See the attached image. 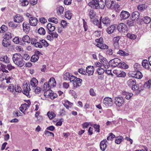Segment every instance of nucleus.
<instances>
[{"label":"nucleus","mask_w":151,"mask_h":151,"mask_svg":"<svg viewBox=\"0 0 151 151\" xmlns=\"http://www.w3.org/2000/svg\"><path fill=\"white\" fill-rule=\"evenodd\" d=\"M12 59L14 63L18 67H21L24 65L25 62L20 54L17 53L13 54Z\"/></svg>","instance_id":"nucleus-1"},{"label":"nucleus","mask_w":151,"mask_h":151,"mask_svg":"<svg viewBox=\"0 0 151 151\" xmlns=\"http://www.w3.org/2000/svg\"><path fill=\"white\" fill-rule=\"evenodd\" d=\"M105 4L106 5V2L97 1V0H92L88 3V5L91 7L96 9L99 8L103 9Z\"/></svg>","instance_id":"nucleus-2"},{"label":"nucleus","mask_w":151,"mask_h":151,"mask_svg":"<svg viewBox=\"0 0 151 151\" xmlns=\"http://www.w3.org/2000/svg\"><path fill=\"white\" fill-rule=\"evenodd\" d=\"M109 65L112 67L117 66L119 68H123V63H122L121 60L118 58L111 60L109 61Z\"/></svg>","instance_id":"nucleus-3"},{"label":"nucleus","mask_w":151,"mask_h":151,"mask_svg":"<svg viewBox=\"0 0 151 151\" xmlns=\"http://www.w3.org/2000/svg\"><path fill=\"white\" fill-rule=\"evenodd\" d=\"M95 41L96 42L98 43L96 46L101 49H105L109 47L107 45L103 43V40L101 37L99 39H96Z\"/></svg>","instance_id":"nucleus-4"},{"label":"nucleus","mask_w":151,"mask_h":151,"mask_svg":"<svg viewBox=\"0 0 151 151\" xmlns=\"http://www.w3.org/2000/svg\"><path fill=\"white\" fill-rule=\"evenodd\" d=\"M30 84L29 83H26L24 86L22 92L28 98H30L31 97V95L30 94Z\"/></svg>","instance_id":"nucleus-5"},{"label":"nucleus","mask_w":151,"mask_h":151,"mask_svg":"<svg viewBox=\"0 0 151 151\" xmlns=\"http://www.w3.org/2000/svg\"><path fill=\"white\" fill-rule=\"evenodd\" d=\"M44 95L45 97L50 98L51 99H53L57 96V94L50 90L45 92Z\"/></svg>","instance_id":"nucleus-6"},{"label":"nucleus","mask_w":151,"mask_h":151,"mask_svg":"<svg viewBox=\"0 0 151 151\" xmlns=\"http://www.w3.org/2000/svg\"><path fill=\"white\" fill-rule=\"evenodd\" d=\"M103 103L107 107L111 106L113 105V102L112 99L109 97L105 98L103 100Z\"/></svg>","instance_id":"nucleus-7"},{"label":"nucleus","mask_w":151,"mask_h":151,"mask_svg":"<svg viewBox=\"0 0 151 151\" xmlns=\"http://www.w3.org/2000/svg\"><path fill=\"white\" fill-rule=\"evenodd\" d=\"M143 87L141 83L139 84H137L136 83L134 84L133 86H132V87H131V89L133 91H137V93L139 94L143 90Z\"/></svg>","instance_id":"nucleus-8"},{"label":"nucleus","mask_w":151,"mask_h":151,"mask_svg":"<svg viewBox=\"0 0 151 151\" xmlns=\"http://www.w3.org/2000/svg\"><path fill=\"white\" fill-rule=\"evenodd\" d=\"M84 109L86 113H91L94 110V106L86 102L84 106Z\"/></svg>","instance_id":"nucleus-9"},{"label":"nucleus","mask_w":151,"mask_h":151,"mask_svg":"<svg viewBox=\"0 0 151 151\" xmlns=\"http://www.w3.org/2000/svg\"><path fill=\"white\" fill-rule=\"evenodd\" d=\"M101 22H102L104 25L106 27L109 26L111 22V20L108 17H105L102 18V17H100V19Z\"/></svg>","instance_id":"nucleus-10"},{"label":"nucleus","mask_w":151,"mask_h":151,"mask_svg":"<svg viewBox=\"0 0 151 151\" xmlns=\"http://www.w3.org/2000/svg\"><path fill=\"white\" fill-rule=\"evenodd\" d=\"M42 55V54L39 51H36L31 58V61L33 62H36L38 60L39 56Z\"/></svg>","instance_id":"nucleus-11"},{"label":"nucleus","mask_w":151,"mask_h":151,"mask_svg":"<svg viewBox=\"0 0 151 151\" xmlns=\"http://www.w3.org/2000/svg\"><path fill=\"white\" fill-rule=\"evenodd\" d=\"M30 24L25 21L22 24V26L23 32L26 34H28L30 30Z\"/></svg>","instance_id":"nucleus-12"},{"label":"nucleus","mask_w":151,"mask_h":151,"mask_svg":"<svg viewBox=\"0 0 151 151\" xmlns=\"http://www.w3.org/2000/svg\"><path fill=\"white\" fill-rule=\"evenodd\" d=\"M13 20L15 22L21 23L23 21L24 18L21 15L17 14L14 17Z\"/></svg>","instance_id":"nucleus-13"},{"label":"nucleus","mask_w":151,"mask_h":151,"mask_svg":"<svg viewBox=\"0 0 151 151\" xmlns=\"http://www.w3.org/2000/svg\"><path fill=\"white\" fill-rule=\"evenodd\" d=\"M140 14L139 12L137 11L134 12L131 14V16L130 18L133 21H136L139 17Z\"/></svg>","instance_id":"nucleus-14"},{"label":"nucleus","mask_w":151,"mask_h":151,"mask_svg":"<svg viewBox=\"0 0 151 151\" xmlns=\"http://www.w3.org/2000/svg\"><path fill=\"white\" fill-rule=\"evenodd\" d=\"M99 59L101 63L103 64L105 68H108L109 67V63L108 62L106 59L102 56Z\"/></svg>","instance_id":"nucleus-15"},{"label":"nucleus","mask_w":151,"mask_h":151,"mask_svg":"<svg viewBox=\"0 0 151 151\" xmlns=\"http://www.w3.org/2000/svg\"><path fill=\"white\" fill-rule=\"evenodd\" d=\"M86 70L88 76H91L94 73V68L93 66H88L86 67Z\"/></svg>","instance_id":"nucleus-16"},{"label":"nucleus","mask_w":151,"mask_h":151,"mask_svg":"<svg viewBox=\"0 0 151 151\" xmlns=\"http://www.w3.org/2000/svg\"><path fill=\"white\" fill-rule=\"evenodd\" d=\"M115 103L119 107L122 106L123 104V97H116L115 99Z\"/></svg>","instance_id":"nucleus-17"},{"label":"nucleus","mask_w":151,"mask_h":151,"mask_svg":"<svg viewBox=\"0 0 151 151\" xmlns=\"http://www.w3.org/2000/svg\"><path fill=\"white\" fill-rule=\"evenodd\" d=\"M29 22L31 26H35L37 24L38 20L35 17H31L29 19Z\"/></svg>","instance_id":"nucleus-18"},{"label":"nucleus","mask_w":151,"mask_h":151,"mask_svg":"<svg viewBox=\"0 0 151 151\" xmlns=\"http://www.w3.org/2000/svg\"><path fill=\"white\" fill-rule=\"evenodd\" d=\"M82 80L79 78H77L75 81H73V85L74 87H77L80 86L82 84Z\"/></svg>","instance_id":"nucleus-19"},{"label":"nucleus","mask_w":151,"mask_h":151,"mask_svg":"<svg viewBox=\"0 0 151 151\" xmlns=\"http://www.w3.org/2000/svg\"><path fill=\"white\" fill-rule=\"evenodd\" d=\"M116 25L115 24H113L108 27L106 29L107 32L109 34L113 33L114 31L116 29Z\"/></svg>","instance_id":"nucleus-20"},{"label":"nucleus","mask_w":151,"mask_h":151,"mask_svg":"<svg viewBox=\"0 0 151 151\" xmlns=\"http://www.w3.org/2000/svg\"><path fill=\"white\" fill-rule=\"evenodd\" d=\"M114 5H115V0H108L106 2V6L108 8L112 9Z\"/></svg>","instance_id":"nucleus-21"},{"label":"nucleus","mask_w":151,"mask_h":151,"mask_svg":"<svg viewBox=\"0 0 151 151\" xmlns=\"http://www.w3.org/2000/svg\"><path fill=\"white\" fill-rule=\"evenodd\" d=\"M107 142V141L106 139H103L101 142L100 147L101 150L104 151L106 149L107 146L106 144Z\"/></svg>","instance_id":"nucleus-22"},{"label":"nucleus","mask_w":151,"mask_h":151,"mask_svg":"<svg viewBox=\"0 0 151 151\" xmlns=\"http://www.w3.org/2000/svg\"><path fill=\"white\" fill-rule=\"evenodd\" d=\"M46 27L48 30V32H53L55 29V24L50 23L47 24Z\"/></svg>","instance_id":"nucleus-23"},{"label":"nucleus","mask_w":151,"mask_h":151,"mask_svg":"<svg viewBox=\"0 0 151 151\" xmlns=\"http://www.w3.org/2000/svg\"><path fill=\"white\" fill-rule=\"evenodd\" d=\"M51 88L52 87H54L56 86V83L54 78L52 77L49 79L48 83Z\"/></svg>","instance_id":"nucleus-24"},{"label":"nucleus","mask_w":151,"mask_h":151,"mask_svg":"<svg viewBox=\"0 0 151 151\" xmlns=\"http://www.w3.org/2000/svg\"><path fill=\"white\" fill-rule=\"evenodd\" d=\"M38 83V81L35 78H33L30 81V85L33 87H36Z\"/></svg>","instance_id":"nucleus-25"},{"label":"nucleus","mask_w":151,"mask_h":151,"mask_svg":"<svg viewBox=\"0 0 151 151\" xmlns=\"http://www.w3.org/2000/svg\"><path fill=\"white\" fill-rule=\"evenodd\" d=\"M30 104L28 105L26 103H24L23 104H22L20 107V110L21 112L24 113L25 111L27 109V107H28Z\"/></svg>","instance_id":"nucleus-26"},{"label":"nucleus","mask_w":151,"mask_h":151,"mask_svg":"<svg viewBox=\"0 0 151 151\" xmlns=\"http://www.w3.org/2000/svg\"><path fill=\"white\" fill-rule=\"evenodd\" d=\"M22 41L24 42L29 44L31 40L29 36L26 35L23 36L22 39Z\"/></svg>","instance_id":"nucleus-27"},{"label":"nucleus","mask_w":151,"mask_h":151,"mask_svg":"<svg viewBox=\"0 0 151 151\" xmlns=\"http://www.w3.org/2000/svg\"><path fill=\"white\" fill-rule=\"evenodd\" d=\"M133 95V94L132 93L123 91V98L125 97L127 99H130Z\"/></svg>","instance_id":"nucleus-28"},{"label":"nucleus","mask_w":151,"mask_h":151,"mask_svg":"<svg viewBox=\"0 0 151 151\" xmlns=\"http://www.w3.org/2000/svg\"><path fill=\"white\" fill-rule=\"evenodd\" d=\"M64 102L63 105L68 109L69 108H71L73 105V103L67 100H65Z\"/></svg>","instance_id":"nucleus-29"},{"label":"nucleus","mask_w":151,"mask_h":151,"mask_svg":"<svg viewBox=\"0 0 151 151\" xmlns=\"http://www.w3.org/2000/svg\"><path fill=\"white\" fill-rule=\"evenodd\" d=\"M64 8L62 6H59L56 8L57 13L58 15L62 14L64 11Z\"/></svg>","instance_id":"nucleus-30"},{"label":"nucleus","mask_w":151,"mask_h":151,"mask_svg":"<svg viewBox=\"0 0 151 151\" xmlns=\"http://www.w3.org/2000/svg\"><path fill=\"white\" fill-rule=\"evenodd\" d=\"M142 65L143 67L147 70H149L151 69L150 67L149 66L148 64V61L146 60H143L142 63Z\"/></svg>","instance_id":"nucleus-31"},{"label":"nucleus","mask_w":151,"mask_h":151,"mask_svg":"<svg viewBox=\"0 0 151 151\" xmlns=\"http://www.w3.org/2000/svg\"><path fill=\"white\" fill-rule=\"evenodd\" d=\"M0 61L6 63H8L10 62L9 58L6 55L0 57Z\"/></svg>","instance_id":"nucleus-32"},{"label":"nucleus","mask_w":151,"mask_h":151,"mask_svg":"<svg viewBox=\"0 0 151 151\" xmlns=\"http://www.w3.org/2000/svg\"><path fill=\"white\" fill-rule=\"evenodd\" d=\"M93 23L94 24L97 26L99 28L101 29L102 28L101 21H100V22H99V20L97 19H94L93 21Z\"/></svg>","instance_id":"nucleus-33"},{"label":"nucleus","mask_w":151,"mask_h":151,"mask_svg":"<svg viewBox=\"0 0 151 151\" xmlns=\"http://www.w3.org/2000/svg\"><path fill=\"white\" fill-rule=\"evenodd\" d=\"M13 36V33L9 32H7L5 33L4 38L9 40L12 38Z\"/></svg>","instance_id":"nucleus-34"},{"label":"nucleus","mask_w":151,"mask_h":151,"mask_svg":"<svg viewBox=\"0 0 151 151\" xmlns=\"http://www.w3.org/2000/svg\"><path fill=\"white\" fill-rule=\"evenodd\" d=\"M88 15L91 19H93L96 15V13L93 10L91 9L89 12Z\"/></svg>","instance_id":"nucleus-35"},{"label":"nucleus","mask_w":151,"mask_h":151,"mask_svg":"<svg viewBox=\"0 0 151 151\" xmlns=\"http://www.w3.org/2000/svg\"><path fill=\"white\" fill-rule=\"evenodd\" d=\"M9 40L4 38L2 42V45L3 46L6 47L9 46L10 44L9 43Z\"/></svg>","instance_id":"nucleus-36"},{"label":"nucleus","mask_w":151,"mask_h":151,"mask_svg":"<svg viewBox=\"0 0 151 151\" xmlns=\"http://www.w3.org/2000/svg\"><path fill=\"white\" fill-rule=\"evenodd\" d=\"M14 85L12 84L9 85L7 89L9 93H13L14 91Z\"/></svg>","instance_id":"nucleus-37"},{"label":"nucleus","mask_w":151,"mask_h":151,"mask_svg":"<svg viewBox=\"0 0 151 151\" xmlns=\"http://www.w3.org/2000/svg\"><path fill=\"white\" fill-rule=\"evenodd\" d=\"M141 22L143 21L145 24H148L151 21V19L150 17L146 16L143 18L141 19L140 20Z\"/></svg>","instance_id":"nucleus-38"},{"label":"nucleus","mask_w":151,"mask_h":151,"mask_svg":"<svg viewBox=\"0 0 151 151\" xmlns=\"http://www.w3.org/2000/svg\"><path fill=\"white\" fill-rule=\"evenodd\" d=\"M47 115L50 119H53L56 116L55 113L52 111L48 112L47 113Z\"/></svg>","instance_id":"nucleus-39"},{"label":"nucleus","mask_w":151,"mask_h":151,"mask_svg":"<svg viewBox=\"0 0 151 151\" xmlns=\"http://www.w3.org/2000/svg\"><path fill=\"white\" fill-rule=\"evenodd\" d=\"M136 81L132 79H129L127 82V84L129 86L132 87V86H133L134 84H136Z\"/></svg>","instance_id":"nucleus-40"},{"label":"nucleus","mask_w":151,"mask_h":151,"mask_svg":"<svg viewBox=\"0 0 151 151\" xmlns=\"http://www.w3.org/2000/svg\"><path fill=\"white\" fill-rule=\"evenodd\" d=\"M14 91L16 92L20 93L22 91V89L19 85L16 84L14 86Z\"/></svg>","instance_id":"nucleus-41"},{"label":"nucleus","mask_w":151,"mask_h":151,"mask_svg":"<svg viewBox=\"0 0 151 151\" xmlns=\"http://www.w3.org/2000/svg\"><path fill=\"white\" fill-rule=\"evenodd\" d=\"M72 16V14L69 11H66L65 12V17L68 19H70Z\"/></svg>","instance_id":"nucleus-42"},{"label":"nucleus","mask_w":151,"mask_h":151,"mask_svg":"<svg viewBox=\"0 0 151 151\" xmlns=\"http://www.w3.org/2000/svg\"><path fill=\"white\" fill-rule=\"evenodd\" d=\"M14 78L11 76H6L5 77V79L6 80V82L7 83H11L12 82Z\"/></svg>","instance_id":"nucleus-43"},{"label":"nucleus","mask_w":151,"mask_h":151,"mask_svg":"<svg viewBox=\"0 0 151 151\" xmlns=\"http://www.w3.org/2000/svg\"><path fill=\"white\" fill-rule=\"evenodd\" d=\"M113 72L114 73L117 75L118 77H123V71L121 72V70H115L113 71Z\"/></svg>","instance_id":"nucleus-44"},{"label":"nucleus","mask_w":151,"mask_h":151,"mask_svg":"<svg viewBox=\"0 0 151 151\" xmlns=\"http://www.w3.org/2000/svg\"><path fill=\"white\" fill-rule=\"evenodd\" d=\"M8 26L12 29H15L17 27V25L15 24L13 21H10L8 23Z\"/></svg>","instance_id":"nucleus-45"},{"label":"nucleus","mask_w":151,"mask_h":151,"mask_svg":"<svg viewBox=\"0 0 151 151\" xmlns=\"http://www.w3.org/2000/svg\"><path fill=\"white\" fill-rule=\"evenodd\" d=\"M48 21L49 22L57 24L58 22V19L55 17H52L48 19Z\"/></svg>","instance_id":"nucleus-46"},{"label":"nucleus","mask_w":151,"mask_h":151,"mask_svg":"<svg viewBox=\"0 0 151 151\" xmlns=\"http://www.w3.org/2000/svg\"><path fill=\"white\" fill-rule=\"evenodd\" d=\"M38 32L41 35H44L45 34L46 32L44 28L41 27L38 29Z\"/></svg>","instance_id":"nucleus-47"},{"label":"nucleus","mask_w":151,"mask_h":151,"mask_svg":"<svg viewBox=\"0 0 151 151\" xmlns=\"http://www.w3.org/2000/svg\"><path fill=\"white\" fill-rule=\"evenodd\" d=\"M70 74L69 72H66L63 75V79L64 80L68 81Z\"/></svg>","instance_id":"nucleus-48"},{"label":"nucleus","mask_w":151,"mask_h":151,"mask_svg":"<svg viewBox=\"0 0 151 151\" xmlns=\"http://www.w3.org/2000/svg\"><path fill=\"white\" fill-rule=\"evenodd\" d=\"M51 89L50 87L47 82H45L43 85V90L44 91H47L50 90Z\"/></svg>","instance_id":"nucleus-49"},{"label":"nucleus","mask_w":151,"mask_h":151,"mask_svg":"<svg viewBox=\"0 0 151 151\" xmlns=\"http://www.w3.org/2000/svg\"><path fill=\"white\" fill-rule=\"evenodd\" d=\"M40 41L42 47L44 46L45 47H47L48 46L49 44L45 40H40Z\"/></svg>","instance_id":"nucleus-50"},{"label":"nucleus","mask_w":151,"mask_h":151,"mask_svg":"<svg viewBox=\"0 0 151 151\" xmlns=\"http://www.w3.org/2000/svg\"><path fill=\"white\" fill-rule=\"evenodd\" d=\"M130 16L129 12L126 11H123V19H126Z\"/></svg>","instance_id":"nucleus-51"},{"label":"nucleus","mask_w":151,"mask_h":151,"mask_svg":"<svg viewBox=\"0 0 151 151\" xmlns=\"http://www.w3.org/2000/svg\"><path fill=\"white\" fill-rule=\"evenodd\" d=\"M134 78L137 79H140L142 77V75L141 72L139 71H137L136 72V74Z\"/></svg>","instance_id":"nucleus-52"},{"label":"nucleus","mask_w":151,"mask_h":151,"mask_svg":"<svg viewBox=\"0 0 151 151\" xmlns=\"http://www.w3.org/2000/svg\"><path fill=\"white\" fill-rule=\"evenodd\" d=\"M48 34L52 36L53 39L54 38H56L58 37V34L55 32H48Z\"/></svg>","instance_id":"nucleus-53"},{"label":"nucleus","mask_w":151,"mask_h":151,"mask_svg":"<svg viewBox=\"0 0 151 151\" xmlns=\"http://www.w3.org/2000/svg\"><path fill=\"white\" fill-rule=\"evenodd\" d=\"M13 42L15 44H18L21 41V38L20 39L18 37H15L13 39Z\"/></svg>","instance_id":"nucleus-54"},{"label":"nucleus","mask_w":151,"mask_h":151,"mask_svg":"<svg viewBox=\"0 0 151 151\" xmlns=\"http://www.w3.org/2000/svg\"><path fill=\"white\" fill-rule=\"evenodd\" d=\"M19 1L22 6H26L29 4V2L27 0H20Z\"/></svg>","instance_id":"nucleus-55"},{"label":"nucleus","mask_w":151,"mask_h":151,"mask_svg":"<svg viewBox=\"0 0 151 151\" xmlns=\"http://www.w3.org/2000/svg\"><path fill=\"white\" fill-rule=\"evenodd\" d=\"M96 71L99 75H101L104 73L105 70L103 68H99L97 69Z\"/></svg>","instance_id":"nucleus-56"},{"label":"nucleus","mask_w":151,"mask_h":151,"mask_svg":"<svg viewBox=\"0 0 151 151\" xmlns=\"http://www.w3.org/2000/svg\"><path fill=\"white\" fill-rule=\"evenodd\" d=\"M44 133L45 135L47 136H50V135H51V136L53 137H54V134L53 133L47 130H45V131Z\"/></svg>","instance_id":"nucleus-57"},{"label":"nucleus","mask_w":151,"mask_h":151,"mask_svg":"<svg viewBox=\"0 0 151 151\" xmlns=\"http://www.w3.org/2000/svg\"><path fill=\"white\" fill-rule=\"evenodd\" d=\"M145 9V4H140L137 6V9L139 11L144 10Z\"/></svg>","instance_id":"nucleus-58"},{"label":"nucleus","mask_w":151,"mask_h":151,"mask_svg":"<svg viewBox=\"0 0 151 151\" xmlns=\"http://www.w3.org/2000/svg\"><path fill=\"white\" fill-rule=\"evenodd\" d=\"M126 35L128 38L132 39H135L136 37L135 35L130 33H128Z\"/></svg>","instance_id":"nucleus-59"},{"label":"nucleus","mask_w":151,"mask_h":151,"mask_svg":"<svg viewBox=\"0 0 151 151\" xmlns=\"http://www.w3.org/2000/svg\"><path fill=\"white\" fill-rule=\"evenodd\" d=\"M115 137V135H114L112 133H111L109 134V136L107 137V139L108 140H112L113 138Z\"/></svg>","instance_id":"nucleus-60"},{"label":"nucleus","mask_w":151,"mask_h":151,"mask_svg":"<svg viewBox=\"0 0 151 151\" xmlns=\"http://www.w3.org/2000/svg\"><path fill=\"white\" fill-rule=\"evenodd\" d=\"M1 29L2 31V33H4L7 30L8 28L6 25H2L1 27Z\"/></svg>","instance_id":"nucleus-61"},{"label":"nucleus","mask_w":151,"mask_h":151,"mask_svg":"<svg viewBox=\"0 0 151 151\" xmlns=\"http://www.w3.org/2000/svg\"><path fill=\"white\" fill-rule=\"evenodd\" d=\"M120 6L119 5H118L115 3V5H114V6L112 9L116 10V11L119 12L120 9Z\"/></svg>","instance_id":"nucleus-62"},{"label":"nucleus","mask_w":151,"mask_h":151,"mask_svg":"<svg viewBox=\"0 0 151 151\" xmlns=\"http://www.w3.org/2000/svg\"><path fill=\"white\" fill-rule=\"evenodd\" d=\"M83 27L84 28V31H86L88 29V26L87 25V23L84 19H83Z\"/></svg>","instance_id":"nucleus-63"},{"label":"nucleus","mask_w":151,"mask_h":151,"mask_svg":"<svg viewBox=\"0 0 151 151\" xmlns=\"http://www.w3.org/2000/svg\"><path fill=\"white\" fill-rule=\"evenodd\" d=\"M122 141V139L121 137H116L115 140V143L117 144H119Z\"/></svg>","instance_id":"nucleus-64"}]
</instances>
